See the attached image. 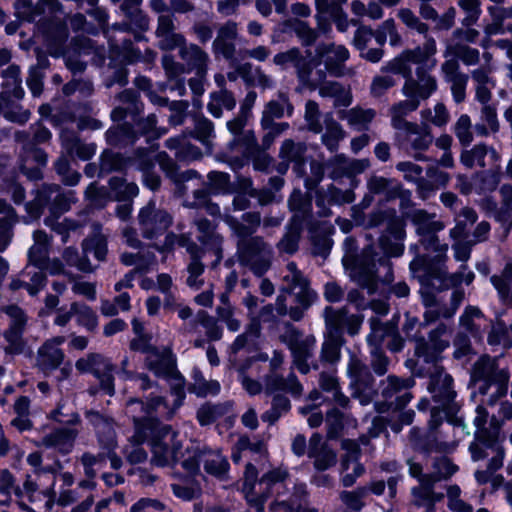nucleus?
I'll use <instances>...</instances> for the list:
<instances>
[{"label": "nucleus", "mask_w": 512, "mask_h": 512, "mask_svg": "<svg viewBox=\"0 0 512 512\" xmlns=\"http://www.w3.org/2000/svg\"><path fill=\"white\" fill-rule=\"evenodd\" d=\"M403 236L402 229L397 231L395 241H392L388 235L381 236L379 245L384 256L376 258L377 255L371 251V248H368L353 268V277L360 285L366 286L370 293L374 292L377 281L390 283L393 280L392 263L388 258L402 255L404 251V246L401 243Z\"/></svg>", "instance_id": "nucleus-1"}, {"label": "nucleus", "mask_w": 512, "mask_h": 512, "mask_svg": "<svg viewBox=\"0 0 512 512\" xmlns=\"http://www.w3.org/2000/svg\"><path fill=\"white\" fill-rule=\"evenodd\" d=\"M144 366L156 377L171 381V392L175 397V407H180L185 398L184 378L176 369V358L168 346L155 347L144 357Z\"/></svg>", "instance_id": "nucleus-2"}, {"label": "nucleus", "mask_w": 512, "mask_h": 512, "mask_svg": "<svg viewBox=\"0 0 512 512\" xmlns=\"http://www.w3.org/2000/svg\"><path fill=\"white\" fill-rule=\"evenodd\" d=\"M178 408L175 407V399L170 406L161 396H151L146 402L131 398L126 403L125 413L133 420L135 427L140 429L146 424H152L158 416L170 419Z\"/></svg>", "instance_id": "nucleus-3"}, {"label": "nucleus", "mask_w": 512, "mask_h": 512, "mask_svg": "<svg viewBox=\"0 0 512 512\" xmlns=\"http://www.w3.org/2000/svg\"><path fill=\"white\" fill-rule=\"evenodd\" d=\"M411 220L416 226L417 233L421 236L420 243L428 252H435V260L440 263L446 258L447 244L439 242L436 233L444 229L445 224L436 219L435 214H429L425 210L417 209L411 213Z\"/></svg>", "instance_id": "nucleus-4"}, {"label": "nucleus", "mask_w": 512, "mask_h": 512, "mask_svg": "<svg viewBox=\"0 0 512 512\" xmlns=\"http://www.w3.org/2000/svg\"><path fill=\"white\" fill-rule=\"evenodd\" d=\"M237 248L240 264L255 275L261 276L270 268L273 250L261 237L238 239Z\"/></svg>", "instance_id": "nucleus-5"}, {"label": "nucleus", "mask_w": 512, "mask_h": 512, "mask_svg": "<svg viewBox=\"0 0 512 512\" xmlns=\"http://www.w3.org/2000/svg\"><path fill=\"white\" fill-rule=\"evenodd\" d=\"M460 162L469 169L489 167L487 174L490 179L489 189L493 190L498 185L501 174V155L494 147L484 143L476 144L471 149L461 152Z\"/></svg>", "instance_id": "nucleus-6"}, {"label": "nucleus", "mask_w": 512, "mask_h": 512, "mask_svg": "<svg viewBox=\"0 0 512 512\" xmlns=\"http://www.w3.org/2000/svg\"><path fill=\"white\" fill-rule=\"evenodd\" d=\"M182 442L178 433L168 425L160 426L152 441V463L157 466H168L175 463L181 454Z\"/></svg>", "instance_id": "nucleus-7"}, {"label": "nucleus", "mask_w": 512, "mask_h": 512, "mask_svg": "<svg viewBox=\"0 0 512 512\" xmlns=\"http://www.w3.org/2000/svg\"><path fill=\"white\" fill-rule=\"evenodd\" d=\"M437 61H431L428 66H417L415 70L416 78L412 76L405 80L402 87V94L405 97H412L419 102L428 99L438 87L437 79L431 74Z\"/></svg>", "instance_id": "nucleus-8"}, {"label": "nucleus", "mask_w": 512, "mask_h": 512, "mask_svg": "<svg viewBox=\"0 0 512 512\" xmlns=\"http://www.w3.org/2000/svg\"><path fill=\"white\" fill-rule=\"evenodd\" d=\"M282 339L291 350L293 365L300 373L307 374L311 368L318 369V364L313 363L310 365L308 363V360L313 356L316 344V339L313 336L300 339L299 332L291 328Z\"/></svg>", "instance_id": "nucleus-9"}, {"label": "nucleus", "mask_w": 512, "mask_h": 512, "mask_svg": "<svg viewBox=\"0 0 512 512\" xmlns=\"http://www.w3.org/2000/svg\"><path fill=\"white\" fill-rule=\"evenodd\" d=\"M410 267L414 272L423 271V274L419 276L425 278L427 282L433 279L440 280L442 288L457 286L463 282L469 285L474 279L473 272L466 271V266L464 265L461 266V270L459 272L448 274L447 270L443 267H439L438 269L434 270L431 266L426 265L425 259L423 257H418L413 260L410 264Z\"/></svg>", "instance_id": "nucleus-10"}, {"label": "nucleus", "mask_w": 512, "mask_h": 512, "mask_svg": "<svg viewBox=\"0 0 512 512\" xmlns=\"http://www.w3.org/2000/svg\"><path fill=\"white\" fill-rule=\"evenodd\" d=\"M75 367L82 373H92L109 395L114 393V366L108 359L100 354L90 353L78 359Z\"/></svg>", "instance_id": "nucleus-11"}, {"label": "nucleus", "mask_w": 512, "mask_h": 512, "mask_svg": "<svg viewBox=\"0 0 512 512\" xmlns=\"http://www.w3.org/2000/svg\"><path fill=\"white\" fill-rule=\"evenodd\" d=\"M349 57L350 53L344 45L320 43L315 49L314 60L317 64H323L329 74L341 77L346 74L345 63Z\"/></svg>", "instance_id": "nucleus-12"}, {"label": "nucleus", "mask_w": 512, "mask_h": 512, "mask_svg": "<svg viewBox=\"0 0 512 512\" xmlns=\"http://www.w3.org/2000/svg\"><path fill=\"white\" fill-rule=\"evenodd\" d=\"M283 282L285 289L295 296L303 309H307L315 301L317 294L309 288L307 279L294 262L287 264Z\"/></svg>", "instance_id": "nucleus-13"}, {"label": "nucleus", "mask_w": 512, "mask_h": 512, "mask_svg": "<svg viewBox=\"0 0 512 512\" xmlns=\"http://www.w3.org/2000/svg\"><path fill=\"white\" fill-rule=\"evenodd\" d=\"M138 220L143 236L148 239L164 233L172 223L171 216L166 211L157 209L153 202L140 210Z\"/></svg>", "instance_id": "nucleus-14"}, {"label": "nucleus", "mask_w": 512, "mask_h": 512, "mask_svg": "<svg viewBox=\"0 0 512 512\" xmlns=\"http://www.w3.org/2000/svg\"><path fill=\"white\" fill-rule=\"evenodd\" d=\"M167 240H175L179 246L185 247L187 252L190 254L191 262L188 266L189 275L187 278V284L191 288L199 289L203 285V279L201 278V275L204 272V266L200 262V258L209 252L202 251V249H200L195 243H193L188 237L184 235H168Z\"/></svg>", "instance_id": "nucleus-15"}, {"label": "nucleus", "mask_w": 512, "mask_h": 512, "mask_svg": "<svg viewBox=\"0 0 512 512\" xmlns=\"http://www.w3.org/2000/svg\"><path fill=\"white\" fill-rule=\"evenodd\" d=\"M65 342L64 336L46 340L37 351L36 365L45 374L56 370L64 361V352L60 346Z\"/></svg>", "instance_id": "nucleus-16"}, {"label": "nucleus", "mask_w": 512, "mask_h": 512, "mask_svg": "<svg viewBox=\"0 0 512 512\" xmlns=\"http://www.w3.org/2000/svg\"><path fill=\"white\" fill-rule=\"evenodd\" d=\"M412 378H399L395 375H389L380 382L381 395L386 400L395 397V405L398 408L404 407L412 399L408 389L414 385Z\"/></svg>", "instance_id": "nucleus-17"}, {"label": "nucleus", "mask_w": 512, "mask_h": 512, "mask_svg": "<svg viewBox=\"0 0 512 512\" xmlns=\"http://www.w3.org/2000/svg\"><path fill=\"white\" fill-rule=\"evenodd\" d=\"M238 30V23L233 20H228L219 27L217 36L212 44L215 56L220 55L226 60L234 59L236 52L235 41L239 35Z\"/></svg>", "instance_id": "nucleus-18"}, {"label": "nucleus", "mask_w": 512, "mask_h": 512, "mask_svg": "<svg viewBox=\"0 0 512 512\" xmlns=\"http://www.w3.org/2000/svg\"><path fill=\"white\" fill-rule=\"evenodd\" d=\"M308 457L318 471H325L337 462L336 452L319 433H314L309 440Z\"/></svg>", "instance_id": "nucleus-19"}, {"label": "nucleus", "mask_w": 512, "mask_h": 512, "mask_svg": "<svg viewBox=\"0 0 512 512\" xmlns=\"http://www.w3.org/2000/svg\"><path fill=\"white\" fill-rule=\"evenodd\" d=\"M78 434L79 431L76 428L54 429L41 438L40 445L53 449L62 455H67L74 449Z\"/></svg>", "instance_id": "nucleus-20"}, {"label": "nucleus", "mask_w": 512, "mask_h": 512, "mask_svg": "<svg viewBox=\"0 0 512 512\" xmlns=\"http://www.w3.org/2000/svg\"><path fill=\"white\" fill-rule=\"evenodd\" d=\"M452 384V377L443 368L435 367L430 376L428 389L432 393L434 400L444 406L450 403L456 395Z\"/></svg>", "instance_id": "nucleus-21"}, {"label": "nucleus", "mask_w": 512, "mask_h": 512, "mask_svg": "<svg viewBox=\"0 0 512 512\" xmlns=\"http://www.w3.org/2000/svg\"><path fill=\"white\" fill-rule=\"evenodd\" d=\"M273 63L283 69L292 65L302 82H307L310 79L312 73L311 62L302 55L299 48H291L285 52L277 53L273 57Z\"/></svg>", "instance_id": "nucleus-22"}, {"label": "nucleus", "mask_w": 512, "mask_h": 512, "mask_svg": "<svg viewBox=\"0 0 512 512\" xmlns=\"http://www.w3.org/2000/svg\"><path fill=\"white\" fill-rule=\"evenodd\" d=\"M289 479V472L287 468L277 467L269 470L265 473L260 481L257 483L258 486V495H263L265 497V501L267 500L269 494H276L280 496L283 492V489L286 487V482Z\"/></svg>", "instance_id": "nucleus-23"}, {"label": "nucleus", "mask_w": 512, "mask_h": 512, "mask_svg": "<svg viewBox=\"0 0 512 512\" xmlns=\"http://www.w3.org/2000/svg\"><path fill=\"white\" fill-rule=\"evenodd\" d=\"M414 126L415 128H405L402 130L408 143V149L416 160L426 161L428 159L423 152L430 147L433 137L430 132L420 127L417 123Z\"/></svg>", "instance_id": "nucleus-24"}, {"label": "nucleus", "mask_w": 512, "mask_h": 512, "mask_svg": "<svg viewBox=\"0 0 512 512\" xmlns=\"http://www.w3.org/2000/svg\"><path fill=\"white\" fill-rule=\"evenodd\" d=\"M179 56L184 61L187 71H196L199 77L205 76L208 69L209 55L195 44L181 47Z\"/></svg>", "instance_id": "nucleus-25"}, {"label": "nucleus", "mask_w": 512, "mask_h": 512, "mask_svg": "<svg viewBox=\"0 0 512 512\" xmlns=\"http://www.w3.org/2000/svg\"><path fill=\"white\" fill-rule=\"evenodd\" d=\"M198 230L202 233L198 237L199 241L205 246L202 251H208L215 257L214 263L221 261L222 255V237L213 231L212 223L204 218H200L195 222Z\"/></svg>", "instance_id": "nucleus-26"}, {"label": "nucleus", "mask_w": 512, "mask_h": 512, "mask_svg": "<svg viewBox=\"0 0 512 512\" xmlns=\"http://www.w3.org/2000/svg\"><path fill=\"white\" fill-rule=\"evenodd\" d=\"M419 105L420 102L412 97H406L405 100L394 103L389 109L392 127L399 131L405 128H415V123L407 121L406 116L416 111Z\"/></svg>", "instance_id": "nucleus-27"}, {"label": "nucleus", "mask_w": 512, "mask_h": 512, "mask_svg": "<svg viewBox=\"0 0 512 512\" xmlns=\"http://www.w3.org/2000/svg\"><path fill=\"white\" fill-rule=\"evenodd\" d=\"M278 391H284L298 398L303 393V386L294 373H290L286 378L277 374H271L265 380V392L272 394Z\"/></svg>", "instance_id": "nucleus-28"}, {"label": "nucleus", "mask_w": 512, "mask_h": 512, "mask_svg": "<svg viewBox=\"0 0 512 512\" xmlns=\"http://www.w3.org/2000/svg\"><path fill=\"white\" fill-rule=\"evenodd\" d=\"M258 472L254 465L248 463L245 469V482L243 492L248 505L256 510V512H264L265 497L258 495V486L255 482Z\"/></svg>", "instance_id": "nucleus-29"}, {"label": "nucleus", "mask_w": 512, "mask_h": 512, "mask_svg": "<svg viewBox=\"0 0 512 512\" xmlns=\"http://www.w3.org/2000/svg\"><path fill=\"white\" fill-rule=\"evenodd\" d=\"M86 417L94 426L102 449L116 446L114 426L111 420L95 411L87 412Z\"/></svg>", "instance_id": "nucleus-30"}, {"label": "nucleus", "mask_w": 512, "mask_h": 512, "mask_svg": "<svg viewBox=\"0 0 512 512\" xmlns=\"http://www.w3.org/2000/svg\"><path fill=\"white\" fill-rule=\"evenodd\" d=\"M27 463L34 468V474L36 475L37 480H41L42 477L46 475H51L50 485L45 487L42 491L43 495L49 498H53L55 496V473L61 469L60 462H56L51 466H42V456L38 452L31 453L27 456Z\"/></svg>", "instance_id": "nucleus-31"}, {"label": "nucleus", "mask_w": 512, "mask_h": 512, "mask_svg": "<svg viewBox=\"0 0 512 512\" xmlns=\"http://www.w3.org/2000/svg\"><path fill=\"white\" fill-rule=\"evenodd\" d=\"M25 154L22 158L21 169L30 179H40V168L45 166L47 155L41 149L27 146L24 148Z\"/></svg>", "instance_id": "nucleus-32"}, {"label": "nucleus", "mask_w": 512, "mask_h": 512, "mask_svg": "<svg viewBox=\"0 0 512 512\" xmlns=\"http://www.w3.org/2000/svg\"><path fill=\"white\" fill-rule=\"evenodd\" d=\"M292 111L293 107L289 102L287 95L279 93L276 100H271L266 104L263 110L261 125L264 129H267L272 125V121H274L275 118L283 117L285 112L288 115H291Z\"/></svg>", "instance_id": "nucleus-33"}, {"label": "nucleus", "mask_w": 512, "mask_h": 512, "mask_svg": "<svg viewBox=\"0 0 512 512\" xmlns=\"http://www.w3.org/2000/svg\"><path fill=\"white\" fill-rule=\"evenodd\" d=\"M319 94L324 98L333 99L335 107H347L352 101L350 89L336 81H327L321 84Z\"/></svg>", "instance_id": "nucleus-34"}, {"label": "nucleus", "mask_w": 512, "mask_h": 512, "mask_svg": "<svg viewBox=\"0 0 512 512\" xmlns=\"http://www.w3.org/2000/svg\"><path fill=\"white\" fill-rule=\"evenodd\" d=\"M308 497L305 483H294L293 492L287 500L276 501L270 505V512H294L296 507H302V503Z\"/></svg>", "instance_id": "nucleus-35"}, {"label": "nucleus", "mask_w": 512, "mask_h": 512, "mask_svg": "<svg viewBox=\"0 0 512 512\" xmlns=\"http://www.w3.org/2000/svg\"><path fill=\"white\" fill-rule=\"evenodd\" d=\"M2 77L4 90L0 94V99L6 98L21 99L23 89L21 87L20 69L18 66L11 65L3 71Z\"/></svg>", "instance_id": "nucleus-36"}, {"label": "nucleus", "mask_w": 512, "mask_h": 512, "mask_svg": "<svg viewBox=\"0 0 512 512\" xmlns=\"http://www.w3.org/2000/svg\"><path fill=\"white\" fill-rule=\"evenodd\" d=\"M491 282L501 301L512 305V262H507L500 274L493 275Z\"/></svg>", "instance_id": "nucleus-37"}, {"label": "nucleus", "mask_w": 512, "mask_h": 512, "mask_svg": "<svg viewBox=\"0 0 512 512\" xmlns=\"http://www.w3.org/2000/svg\"><path fill=\"white\" fill-rule=\"evenodd\" d=\"M421 294L423 303L426 307V311L424 313L426 322L430 323L436 321L440 317L450 318L453 316V311H450L448 307L441 305L432 292L428 291L426 288H422Z\"/></svg>", "instance_id": "nucleus-38"}, {"label": "nucleus", "mask_w": 512, "mask_h": 512, "mask_svg": "<svg viewBox=\"0 0 512 512\" xmlns=\"http://www.w3.org/2000/svg\"><path fill=\"white\" fill-rule=\"evenodd\" d=\"M437 52L436 42L432 37H426V41L422 46L413 49H406L405 56L409 57L413 64L417 66H428L431 61H437L434 55Z\"/></svg>", "instance_id": "nucleus-39"}, {"label": "nucleus", "mask_w": 512, "mask_h": 512, "mask_svg": "<svg viewBox=\"0 0 512 512\" xmlns=\"http://www.w3.org/2000/svg\"><path fill=\"white\" fill-rule=\"evenodd\" d=\"M348 373L352 379L351 384L356 386L358 390L370 387L373 382V377L368 367L355 356H352L350 359Z\"/></svg>", "instance_id": "nucleus-40"}, {"label": "nucleus", "mask_w": 512, "mask_h": 512, "mask_svg": "<svg viewBox=\"0 0 512 512\" xmlns=\"http://www.w3.org/2000/svg\"><path fill=\"white\" fill-rule=\"evenodd\" d=\"M34 245L29 250V261L37 267L42 268L48 257L49 238L44 231H35Z\"/></svg>", "instance_id": "nucleus-41"}, {"label": "nucleus", "mask_w": 512, "mask_h": 512, "mask_svg": "<svg viewBox=\"0 0 512 512\" xmlns=\"http://www.w3.org/2000/svg\"><path fill=\"white\" fill-rule=\"evenodd\" d=\"M412 494L415 505L425 508V512H432L435 503L443 498V494H436L432 490L429 482L421 483L418 487L413 488Z\"/></svg>", "instance_id": "nucleus-42"}, {"label": "nucleus", "mask_w": 512, "mask_h": 512, "mask_svg": "<svg viewBox=\"0 0 512 512\" xmlns=\"http://www.w3.org/2000/svg\"><path fill=\"white\" fill-rule=\"evenodd\" d=\"M24 331L7 328L3 332L4 342L2 348L7 355H20L25 351L27 343L23 337Z\"/></svg>", "instance_id": "nucleus-43"}, {"label": "nucleus", "mask_w": 512, "mask_h": 512, "mask_svg": "<svg viewBox=\"0 0 512 512\" xmlns=\"http://www.w3.org/2000/svg\"><path fill=\"white\" fill-rule=\"evenodd\" d=\"M376 112L374 109L368 108L363 109L361 107H354L344 112L342 118L345 119L348 124L357 130L368 129L369 124L375 118Z\"/></svg>", "instance_id": "nucleus-44"}, {"label": "nucleus", "mask_w": 512, "mask_h": 512, "mask_svg": "<svg viewBox=\"0 0 512 512\" xmlns=\"http://www.w3.org/2000/svg\"><path fill=\"white\" fill-rule=\"evenodd\" d=\"M368 188L370 192L384 195L387 199H390L399 194L400 184L394 179L372 176L368 181Z\"/></svg>", "instance_id": "nucleus-45"}, {"label": "nucleus", "mask_w": 512, "mask_h": 512, "mask_svg": "<svg viewBox=\"0 0 512 512\" xmlns=\"http://www.w3.org/2000/svg\"><path fill=\"white\" fill-rule=\"evenodd\" d=\"M236 105V100L231 92L222 89L219 92L211 94L210 102L208 103V110L214 117H220L222 108L232 110Z\"/></svg>", "instance_id": "nucleus-46"}, {"label": "nucleus", "mask_w": 512, "mask_h": 512, "mask_svg": "<svg viewBox=\"0 0 512 512\" xmlns=\"http://www.w3.org/2000/svg\"><path fill=\"white\" fill-rule=\"evenodd\" d=\"M204 469L207 473L222 478L229 469V463L220 453L209 452L202 456Z\"/></svg>", "instance_id": "nucleus-47"}, {"label": "nucleus", "mask_w": 512, "mask_h": 512, "mask_svg": "<svg viewBox=\"0 0 512 512\" xmlns=\"http://www.w3.org/2000/svg\"><path fill=\"white\" fill-rule=\"evenodd\" d=\"M72 309L79 325L85 327L88 331H94L98 326V316L96 312L84 303L73 302Z\"/></svg>", "instance_id": "nucleus-48"}, {"label": "nucleus", "mask_w": 512, "mask_h": 512, "mask_svg": "<svg viewBox=\"0 0 512 512\" xmlns=\"http://www.w3.org/2000/svg\"><path fill=\"white\" fill-rule=\"evenodd\" d=\"M184 136L170 138L166 141V147L175 149V156L179 160H194L200 157L201 153L198 148L186 144Z\"/></svg>", "instance_id": "nucleus-49"}, {"label": "nucleus", "mask_w": 512, "mask_h": 512, "mask_svg": "<svg viewBox=\"0 0 512 512\" xmlns=\"http://www.w3.org/2000/svg\"><path fill=\"white\" fill-rule=\"evenodd\" d=\"M243 222H235L233 230L238 239L250 238L261 223L260 214L257 212H248L242 216Z\"/></svg>", "instance_id": "nucleus-50"}, {"label": "nucleus", "mask_w": 512, "mask_h": 512, "mask_svg": "<svg viewBox=\"0 0 512 512\" xmlns=\"http://www.w3.org/2000/svg\"><path fill=\"white\" fill-rule=\"evenodd\" d=\"M121 262L127 266L134 265L135 272H146L156 263V259L155 256L149 252H138L136 254L123 253L121 255Z\"/></svg>", "instance_id": "nucleus-51"}, {"label": "nucleus", "mask_w": 512, "mask_h": 512, "mask_svg": "<svg viewBox=\"0 0 512 512\" xmlns=\"http://www.w3.org/2000/svg\"><path fill=\"white\" fill-rule=\"evenodd\" d=\"M291 404L287 397L282 395L274 396L272 406L269 410L261 415L263 422L272 425L285 413L290 410Z\"/></svg>", "instance_id": "nucleus-52"}, {"label": "nucleus", "mask_w": 512, "mask_h": 512, "mask_svg": "<svg viewBox=\"0 0 512 512\" xmlns=\"http://www.w3.org/2000/svg\"><path fill=\"white\" fill-rule=\"evenodd\" d=\"M346 137V132L341 125L331 120L326 127L325 133L322 135V143L326 148L335 152L338 150L339 143Z\"/></svg>", "instance_id": "nucleus-53"}, {"label": "nucleus", "mask_w": 512, "mask_h": 512, "mask_svg": "<svg viewBox=\"0 0 512 512\" xmlns=\"http://www.w3.org/2000/svg\"><path fill=\"white\" fill-rule=\"evenodd\" d=\"M472 121L467 114H462L453 125V132L459 143L468 146L472 143L474 136L472 131Z\"/></svg>", "instance_id": "nucleus-54"}, {"label": "nucleus", "mask_w": 512, "mask_h": 512, "mask_svg": "<svg viewBox=\"0 0 512 512\" xmlns=\"http://www.w3.org/2000/svg\"><path fill=\"white\" fill-rule=\"evenodd\" d=\"M194 383L190 391L198 396L216 395L220 391V384L215 380H206L199 371L193 373Z\"/></svg>", "instance_id": "nucleus-55"}, {"label": "nucleus", "mask_w": 512, "mask_h": 512, "mask_svg": "<svg viewBox=\"0 0 512 512\" xmlns=\"http://www.w3.org/2000/svg\"><path fill=\"white\" fill-rule=\"evenodd\" d=\"M0 311L9 318L8 328H14L16 330H25L28 318L22 308L14 304H9L2 306L0 308Z\"/></svg>", "instance_id": "nucleus-56"}, {"label": "nucleus", "mask_w": 512, "mask_h": 512, "mask_svg": "<svg viewBox=\"0 0 512 512\" xmlns=\"http://www.w3.org/2000/svg\"><path fill=\"white\" fill-rule=\"evenodd\" d=\"M0 114H3L8 120L19 124L26 123L30 117L29 111L23 110L21 107L12 106L11 98L0 99Z\"/></svg>", "instance_id": "nucleus-57"}, {"label": "nucleus", "mask_w": 512, "mask_h": 512, "mask_svg": "<svg viewBox=\"0 0 512 512\" xmlns=\"http://www.w3.org/2000/svg\"><path fill=\"white\" fill-rule=\"evenodd\" d=\"M109 186L118 200L134 197L138 194V187L134 183H127L120 177H112Z\"/></svg>", "instance_id": "nucleus-58"}, {"label": "nucleus", "mask_w": 512, "mask_h": 512, "mask_svg": "<svg viewBox=\"0 0 512 512\" xmlns=\"http://www.w3.org/2000/svg\"><path fill=\"white\" fill-rule=\"evenodd\" d=\"M197 321L205 329L208 340L217 341L221 339L223 331L214 317L205 311H200L197 314Z\"/></svg>", "instance_id": "nucleus-59"}, {"label": "nucleus", "mask_w": 512, "mask_h": 512, "mask_svg": "<svg viewBox=\"0 0 512 512\" xmlns=\"http://www.w3.org/2000/svg\"><path fill=\"white\" fill-rule=\"evenodd\" d=\"M368 495L367 487H359L353 491H342L341 501L352 511H359L364 506L363 499Z\"/></svg>", "instance_id": "nucleus-60"}, {"label": "nucleus", "mask_w": 512, "mask_h": 512, "mask_svg": "<svg viewBox=\"0 0 512 512\" xmlns=\"http://www.w3.org/2000/svg\"><path fill=\"white\" fill-rule=\"evenodd\" d=\"M20 276L23 278H29V282H27L25 289L30 295H36L45 286L46 276L41 270H34L26 267L20 273Z\"/></svg>", "instance_id": "nucleus-61"}, {"label": "nucleus", "mask_w": 512, "mask_h": 512, "mask_svg": "<svg viewBox=\"0 0 512 512\" xmlns=\"http://www.w3.org/2000/svg\"><path fill=\"white\" fill-rule=\"evenodd\" d=\"M62 257L68 266L76 267L78 270L85 273L94 271L90 261L86 257H81L78 251L73 247L66 248Z\"/></svg>", "instance_id": "nucleus-62"}, {"label": "nucleus", "mask_w": 512, "mask_h": 512, "mask_svg": "<svg viewBox=\"0 0 512 512\" xmlns=\"http://www.w3.org/2000/svg\"><path fill=\"white\" fill-rule=\"evenodd\" d=\"M347 316L348 313L345 309L335 310L331 307H327L325 309V323L330 335L344 327V322L346 321Z\"/></svg>", "instance_id": "nucleus-63"}, {"label": "nucleus", "mask_w": 512, "mask_h": 512, "mask_svg": "<svg viewBox=\"0 0 512 512\" xmlns=\"http://www.w3.org/2000/svg\"><path fill=\"white\" fill-rule=\"evenodd\" d=\"M340 342L337 337L329 335L322 345L321 360L326 363H336L340 358Z\"/></svg>", "instance_id": "nucleus-64"}]
</instances>
